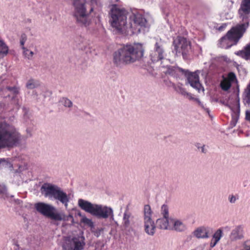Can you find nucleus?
I'll list each match as a JSON object with an SVG mask.
<instances>
[{"label": "nucleus", "mask_w": 250, "mask_h": 250, "mask_svg": "<svg viewBox=\"0 0 250 250\" xmlns=\"http://www.w3.org/2000/svg\"><path fill=\"white\" fill-rule=\"evenodd\" d=\"M238 14L241 21L232 27L226 35L221 38L220 42L222 48L228 49L236 45L246 32L250 26V0H242Z\"/></svg>", "instance_id": "obj_1"}, {"label": "nucleus", "mask_w": 250, "mask_h": 250, "mask_svg": "<svg viewBox=\"0 0 250 250\" xmlns=\"http://www.w3.org/2000/svg\"><path fill=\"white\" fill-rule=\"evenodd\" d=\"M144 51V47L141 43L127 44L113 53V62L120 67L133 63L140 60Z\"/></svg>", "instance_id": "obj_2"}, {"label": "nucleus", "mask_w": 250, "mask_h": 250, "mask_svg": "<svg viewBox=\"0 0 250 250\" xmlns=\"http://www.w3.org/2000/svg\"><path fill=\"white\" fill-rule=\"evenodd\" d=\"M20 140V135L14 126L0 122V149L13 147Z\"/></svg>", "instance_id": "obj_3"}, {"label": "nucleus", "mask_w": 250, "mask_h": 250, "mask_svg": "<svg viewBox=\"0 0 250 250\" xmlns=\"http://www.w3.org/2000/svg\"><path fill=\"white\" fill-rule=\"evenodd\" d=\"M78 204L82 209L98 218L106 219L110 217L111 220H114L113 210L109 207L92 204L82 199H79Z\"/></svg>", "instance_id": "obj_4"}, {"label": "nucleus", "mask_w": 250, "mask_h": 250, "mask_svg": "<svg viewBox=\"0 0 250 250\" xmlns=\"http://www.w3.org/2000/svg\"><path fill=\"white\" fill-rule=\"evenodd\" d=\"M110 22L111 26L118 33L125 34L128 27H132V23L127 24V12L124 9L114 6L111 9Z\"/></svg>", "instance_id": "obj_5"}, {"label": "nucleus", "mask_w": 250, "mask_h": 250, "mask_svg": "<svg viewBox=\"0 0 250 250\" xmlns=\"http://www.w3.org/2000/svg\"><path fill=\"white\" fill-rule=\"evenodd\" d=\"M42 193L45 197L53 198L67 208L69 202V197L59 186L50 183H44L41 187Z\"/></svg>", "instance_id": "obj_6"}, {"label": "nucleus", "mask_w": 250, "mask_h": 250, "mask_svg": "<svg viewBox=\"0 0 250 250\" xmlns=\"http://www.w3.org/2000/svg\"><path fill=\"white\" fill-rule=\"evenodd\" d=\"M166 73L175 78H180L181 74H184L192 87L198 92L204 91V87L200 83L199 75L196 72H189L177 66H169Z\"/></svg>", "instance_id": "obj_7"}, {"label": "nucleus", "mask_w": 250, "mask_h": 250, "mask_svg": "<svg viewBox=\"0 0 250 250\" xmlns=\"http://www.w3.org/2000/svg\"><path fill=\"white\" fill-rule=\"evenodd\" d=\"M72 5L74 8L73 16L77 23L84 27L89 26L91 23L89 14L93 11V8L91 7L88 12L83 0H73Z\"/></svg>", "instance_id": "obj_8"}, {"label": "nucleus", "mask_w": 250, "mask_h": 250, "mask_svg": "<svg viewBox=\"0 0 250 250\" xmlns=\"http://www.w3.org/2000/svg\"><path fill=\"white\" fill-rule=\"evenodd\" d=\"M36 210L43 216L55 221H68L69 218L73 220L71 214L65 215L62 212H58L55 207L43 202H39L35 205Z\"/></svg>", "instance_id": "obj_9"}, {"label": "nucleus", "mask_w": 250, "mask_h": 250, "mask_svg": "<svg viewBox=\"0 0 250 250\" xmlns=\"http://www.w3.org/2000/svg\"><path fill=\"white\" fill-rule=\"evenodd\" d=\"M144 214L145 231L147 234L153 236L155 233L157 227L152 219V211L149 205H146L144 206Z\"/></svg>", "instance_id": "obj_10"}, {"label": "nucleus", "mask_w": 250, "mask_h": 250, "mask_svg": "<svg viewBox=\"0 0 250 250\" xmlns=\"http://www.w3.org/2000/svg\"><path fill=\"white\" fill-rule=\"evenodd\" d=\"M166 54L165 53L163 44L161 41L157 42L154 45V50L151 51L150 54V58L153 63H158L164 67L162 65L164 61H167L165 59Z\"/></svg>", "instance_id": "obj_11"}, {"label": "nucleus", "mask_w": 250, "mask_h": 250, "mask_svg": "<svg viewBox=\"0 0 250 250\" xmlns=\"http://www.w3.org/2000/svg\"><path fill=\"white\" fill-rule=\"evenodd\" d=\"M174 49L176 54L182 53L184 58L190 49V42L186 38L178 37L173 41Z\"/></svg>", "instance_id": "obj_12"}, {"label": "nucleus", "mask_w": 250, "mask_h": 250, "mask_svg": "<svg viewBox=\"0 0 250 250\" xmlns=\"http://www.w3.org/2000/svg\"><path fill=\"white\" fill-rule=\"evenodd\" d=\"M85 245L84 237L77 235L72 237L66 246H63V250H83Z\"/></svg>", "instance_id": "obj_13"}, {"label": "nucleus", "mask_w": 250, "mask_h": 250, "mask_svg": "<svg viewBox=\"0 0 250 250\" xmlns=\"http://www.w3.org/2000/svg\"><path fill=\"white\" fill-rule=\"evenodd\" d=\"M244 237V227L242 225L236 226L229 235V241L231 243L241 240Z\"/></svg>", "instance_id": "obj_14"}, {"label": "nucleus", "mask_w": 250, "mask_h": 250, "mask_svg": "<svg viewBox=\"0 0 250 250\" xmlns=\"http://www.w3.org/2000/svg\"><path fill=\"white\" fill-rule=\"evenodd\" d=\"M211 230L209 227L204 226L199 227L193 231V235L199 239L208 238L209 237Z\"/></svg>", "instance_id": "obj_15"}, {"label": "nucleus", "mask_w": 250, "mask_h": 250, "mask_svg": "<svg viewBox=\"0 0 250 250\" xmlns=\"http://www.w3.org/2000/svg\"><path fill=\"white\" fill-rule=\"evenodd\" d=\"M133 219V216L130 212L127 210H125L123 214L122 225L125 229L127 230L128 231H133L132 228H129L131 221Z\"/></svg>", "instance_id": "obj_16"}, {"label": "nucleus", "mask_w": 250, "mask_h": 250, "mask_svg": "<svg viewBox=\"0 0 250 250\" xmlns=\"http://www.w3.org/2000/svg\"><path fill=\"white\" fill-rule=\"evenodd\" d=\"M223 236V228L217 229L212 235V237L210 242V247L211 248L214 247L220 240Z\"/></svg>", "instance_id": "obj_17"}, {"label": "nucleus", "mask_w": 250, "mask_h": 250, "mask_svg": "<svg viewBox=\"0 0 250 250\" xmlns=\"http://www.w3.org/2000/svg\"><path fill=\"white\" fill-rule=\"evenodd\" d=\"M172 87L177 93L180 94L185 97L188 99L189 100L193 99V98L191 94L187 92L185 88L182 86V84L178 83L177 84H175L174 83H173Z\"/></svg>", "instance_id": "obj_18"}, {"label": "nucleus", "mask_w": 250, "mask_h": 250, "mask_svg": "<svg viewBox=\"0 0 250 250\" xmlns=\"http://www.w3.org/2000/svg\"><path fill=\"white\" fill-rule=\"evenodd\" d=\"M235 54L245 60L250 61V42L243 50L235 52Z\"/></svg>", "instance_id": "obj_19"}, {"label": "nucleus", "mask_w": 250, "mask_h": 250, "mask_svg": "<svg viewBox=\"0 0 250 250\" xmlns=\"http://www.w3.org/2000/svg\"><path fill=\"white\" fill-rule=\"evenodd\" d=\"M146 22V21L144 16L141 14H137L133 16L132 22L131 23H132V25L134 24V25H138L143 27L145 26ZM133 28V26L132 27H128V28Z\"/></svg>", "instance_id": "obj_20"}, {"label": "nucleus", "mask_w": 250, "mask_h": 250, "mask_svg": "<svg viewBox=\"0 0 250 250\" xmlns=\"http://www.w3.org/2000/svg\"><path fill=\"white\" fill-rule=\"evenodd\" d=\"M9 50L8 46L5 42L0 38V60L8 55Z\"/></svg>", "instance_id": "obj_21"}, {"label": "nucleus", "mask_w": 250, "mask_h": 250, "mask_svg": "<svg viewBox=\"0 0 250 250\" xmlns=\"http://www.w3.org/2000/svg\"><path fill=\"white\" fill-rule=\"evenodd\" d=\"M168 218L163 217L156 220V227L160 229H167L168 228Z\"/></svg>", "instance_id": "obj_22"}, {"label": "nucleus", "mask_w": 250, "mask_h": 250, "mask_svg": "<svg viewBox=\"0 0 250 250\" xmlns=\"http://www.w3.org/2000/svg\"><path fill=\"white\" fill-rule=\"evenodd\" d=\"M173 229L176 231L182 232L185 231L187 229L186 225L182 221L176 220L173 223Z\"/></svg>", "instance_id": "obj_23"}, {"label": "nucleus", "mask_w": 250, "mask_h": 250, "mask_svg": "<svg viewBox=\"0 0 250 250\" xmlns=\"http://www.w3.org/2000/svg\"><path fill=\"white\" fill-rule=\"evenodd\" d=\"M40 84L38 80L34 79L28 80L25 84V87L29 89H33L40 86Z\"/></svg>", "instance_id": "obj_24"}, {"label": "nucleus", "mask_w": 250, "mask_h": 250, "mask_svg": "<svg viewBox=\"0 0 250 250\" xmlns=\"http://www.w3.org/2000/svg\"><path fill=\"white\" fill-rule=\"evenodd\" d=\"M59 102L65 107L70 108L73 106L72 102L66 97L62 98Z\"/></svg>", "instance_id": "obj_25"}, {"label": "nucleus", "mask_w": 250, "mask_h": 250, "mask_svg": "<svg viewBox=\"0 0 250 250\" xmlns=\"http://www.w3.org/2000/svg\"><path fill=\"white\" fill-rule=\"evenodd\" d=\"M5 167L12 168L13 166L8 159L0 158V169Z\"/></svg>", "instance_id": "obj_26"}, {"label": "nucleus", "mask_w": 250, "mask_h": 250, "mask_svg": "<svg viewBox=\"0 0 250 250\" xmlns=\"http://www.w3.org/2000/svg\"><path fill=\"white\" fill-rule=\"evenodd\" d=\"M23 54L24 57L28 60H31L34 55V53L25 47H22Z\"/></svg>", "instance_id": "obj_27"}, {"label": "nucleus", "mask_w": 250, "mask_h": 250, "mask_svg": "<svg viewBox=\"0 0 250 250\" xmlns=\"http://www.w3.org/2000/svg\"><path fill=\"white\" fill-rule=\"evenodd\" d=\"M161 213L163 215V217L168 218L169 212L168 208L166 205H163L161 207Z\"/></svg>", "instance_id": "obj_28"}, {"label": "nucleus", "mask_w": 250, "mask_h": 250, "mask_svg": "<svg viewBox=\"0 0 250 250\" xmlns=\"http://www.w3.org/2000/svg\"><path fill=\"white\" fill-rule=\"evenodd\" d=\"M231 86V83L230 82L228 81H224L221 83V88L227 91L230 88Z\"/></svg>", "instance_id": "obj_29"}, {"label": "nucleus", "mask_w": 250, "mask_h": 250, "mask_svg": "<svg viewBox=\"0 0 250 250\" xmlns=\"http://www.w3.org/2000/svg\"><path fill=\"white\" fill-rule=\"evenodd\" d=\"M81 222L84 223V224L87 225L90 227H93L94 223L92 222V220L87 217L84 216L81 219Z\"/></svg>", "instance_id": "obj_30"}, {"label": "nucleus", "mask_w": 250, "mask_h": 250, "mask_svg": "<svg viewBox=\"0 0 250 250\" xmlns=\"http://www.w3.org/2000/svg\"><path fill=\"white\" fill-rule=\"evenodd\" d=\"M27 40V36L25 33H22L20 38V44L22 47H24V44Z\"/></svg>", "instance_id": "obj_31"}, {"label": "nucleus", "mask_w": 250, "mask_h": 250, "mask_svg": "<svg viewBox=\"0 0 250 250\" xmlns=\"http://www.w3.org/2000/svg\"><path fill=\"white\" fill-rule=\"evenodd\" d=\"M243 249L241 250H250V239L245 241L242 244Z\"/></svg>", "instance_id": "obj_32"}, {"label": "nucleus", "mask_w": 250, "mask_h": 250, "mask_svg": "<svg viewBox=\"0 0 250 250\" xmlns=\"http://www.w3.org/2000/svg\"><path fill=\"white\" fill-rule=\"evenodd\" d=\"M230 109L232 110V111L233 112V113L235 114V115H236L237 118H238L239 117L240 111L239 101H238V103L237 105V107H236V109H234L233 108H230Z\"/></svg>", "instance_id": "obj_33"}, {"label": "nucleus", "mask_w": 250, "mask_h": 250, "mask_svg": "<svg viewBox=\"0 0 250 250\" xmlns=\"http://www.w3.org/2000/svg\"><path fill=\"white\" fill-rule=\"evenodd\" d=\"M7 89L12 92L13 94L15 95H17L19 94V88L14 86V87H7Z\"/></svg>", "instance_id": "obj_34"}, {"label": "nucleus", "mask_w": 250, "mask_h": 250, "mask_svg": "<svg viewBox=\"0 0 250 250\" xmlns=\"http://www.w3.org/2000/svg\"><path fill=\"white\" fill-rule=\"evenodd\" d=\"M0 194L2 196H7V188L5 185H0Z\"/></svg>", "instance_id": "obj_35"}, {"label": "nucleus", "mask_w": 250, "mask_h": 250, "mask_svg": "<svg viewBox=\"0 0 250 250\" xmlns=\"http://www.w3.org/2000/svg\"><path fill=\"white\" fill-rule=\"evenodd\" d=\"M238 199V197L233 194L229 195L228 197V200L231 204H234Z\"/></svg>", "instance_id": "obj_36"}, {"label": "nucleus", "mask_w": 250, "mask_h": 250, "mask_svg": "<svg viewBox=\"0 0 250 250\" xmlns=\"http://www.w3.org/2000/svg\"><path fill=\"white\" fill-rule=\"evenodd\" d=\"M228 77L229 81L231 82L234 81L236 79L235 75L232 72L229 73V74Z\"/></svg>", "instance_id": "obj_37"}, {"label": "nucleus", "mask_w": 250, "mask_h": 250, "mask_svg": "<svg viewBox=\"0 0 250 250\" xmlns=\"http://www.w3.org/2000/svg\"><path fill=\"white\" fill-rule=\"evenodd\" d=\"M245 119L247 121L250 122V110H247L246 111Z\"/></svg>", "instance_id": "obj_38"}, {"label": "nucleus", "mask_w": 250, "mask_h": 250, "mask_svg": "<svg viewBox=\"0 0 250 250\" xmlns=\"http://www.w3.org/2000/svg\"><path fill=\"white\" fill-rule=\"evenodd\" d=\"M233 15L232 13H228L226 15V19H231L232 18Z\"/></svg>", "instance_id": "obj_39"}, {"label": "nucleus", "mask_w": 250, "mask_h": 250, "mask_svg": "<svg viewBox=\"0 0 250 250\" xmlns=\"http://www.w3.org/2000/svg\"><path fill=\"white\" fill-rule=\"evenodd\" d=\"M102 230L101 229H99V230H96L95 232H94V235L98 237L100 235H101V232Z\"/></svg>", "instance_id": "obj_40"}, {"label": "nucleus", "mask_w": 250, "mask_h": 250, "mask_svg": "<svg viewBox=\"0 0 250 250\" xmlns=\"http://www.w3.org/2000/svg\"><path fill=\"white\" fill-rule=\"evenodd\" d=\"M196 101L198 102L199 105H200L202 107H204L203 104L198 99H196Z\"/></svg>", "instance_id": "obj_41"}, {"label": "nucleus", "mask_w": 250, "mask_h": 250, "mask_svg": "<svg viewBox=\"0 0 250 250\" xmlns=\"http://www.w3.org/2000/svg\"><path fill=\"white\" fill-rule=\"evenodd\" d=\"M202 151L203 152H204V146L202 147Z\"/></svg>", "instance_id": "obj_42"}, {"label": "nucleus", "mask_w": 250, "mask_h": 250, "mask_svg": "<svg viewBox=\"0 0 250 250\" xmlns=\"http://www.w3.org/2000/svg\"><path fill=\"white\" fill-rule=\"evenodd\" d=\"M26 21L28 22H31V20L30 19H27Z\"/></svg>", "instance_id": "obj_43"}, {"label": "nucleus", "mask_w": 250, "mask_h": 250, "mask_svg": "<svg viewBox=\"0 0 250 250\" xmlns=\"http://www.w3.org/2000/svg\"><path fill=\"white\" fill-rule=\"evenodd\" d=\"M116 224L118 225L117 222H115Z\"/></svg>", "instance_id": "obj_44"}, {"label": "nucleus", "mask_w": 250, "mask_h": 250, "mask_svg": "<svg viewBox=\"0 0 250 250\" xmlns=\"http://www.w3.org/2000/svg\"><path fill=\"white\" fill-rule=\"evenodd\" d=\"M91 1H92L93 0H90Z\"/></svg>", "instance_id": "obj_45"}]
</instances>
